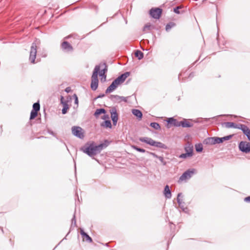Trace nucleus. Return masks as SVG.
Wrapping results in <instances>:
<instances>
[{
    "mask_svg": "<svg viewBox=\"0 0 250 250\" xmlns=\"http://www.w3.org/2000/svg\"><path fill=\"white\" fill-rule=\"evenodd\" d=\"M130 72H125L121 74L116 79H115L111 83V84L105 90V93L108 94L111 93L115 90L118 85L125 82V79L130 75Z\"/></svg>",
    "mask_w": 250,
    "mask_h": 250,
    "instance_id": "f257e3e1",
    "label": "nucleus"
},
{
    "mask_svg": "<svg viewBox=\"0 0 250 250\" xmlns=\"http://www.w3.org/2000/svg\"><path fill=\"white\" fill-rule=\"evenodd\" d=\"M80 150L91 157H93L96 155V152H95L93 142L89 145L88 144L85 145L84 146L82 147Z\"/></svg>",
    "mask_w": 250,
    "mask_h": 250,
    "instance_id": "f03ea898",
    "label": "nucleus"
},
{
    "mask_svg": "<svg viewBox=\"0 0 250 250\" xmlns=\"http://www.w3.org/2000/svg\"><path fill=\"white\" fill-rule=\"evenodd\" d=\"M238 147L242 152L249 153L250 152V142L241 141L238 145Z\"/></svg>",
    "mask_w": 250,
    "mask_h": 250,
    "instance_id": "7ed1b4c3",
    "label": "nucleus"
},
{
    "mask_svg": "<svg viewBox=\"0 0 250 250\" xmlns=\"http://www.w3.org/2000/svg\"><path fill=\"white\" fill-rule=\"evenodd\" d=\"M37 54V45L35 42L32 44L30 48L29 61L32 63H35V59Z\"/></svg>",
    "mask_w": 250,
    "mask_h": 250,
    "instance_id": "20e7f679",
    "label": "nucleus"
},
{
    "mask_svg": "<svg viewBox=\"0 0 250 250\" xmlns=\"http://www.w3.org/2000/svg\"><path fill=\"white\" fill-rule=\"evenodd\" d=\"M72 133L75 136L81 139H83L84 137L83 129L80 126H73L72 127Z\"/></svg>",
    "mask_w": 250,
    "mask_h": 250,
    "instance_id": "39448f33",
    "label": "nucleus"
},
{
    "mask_svg": "<svg viewBox=\"0 0 250 250\" xmlns=\"http://www.w3.org/2000/svg\"><path fill=\"white\" fill-rule=\"evenodd\" d=\"M195 169L194 168L188 169L180 177L179 180L183 181L190 179L195 173Z\"/></svg>",
    "mask_w": 250,
    "mask_h": 250,
    "instance_id": "423d86ee",
    "label": "nucleus"
},
{
    "mask_svg": "<svg viewBox=\"0 0 250 250\" xmlns=\"http://www.w3.org/2000/svg\"><path fill=\"white\" fill-rule=\"evenodd\" d=\"M165 121L167 122L166 126L167 128H170L172 126L176 127L179 126L180 122H179L177 119H174L173 117L168 118Z\"/></svg>",
    "mask_w": 250,
    "mask_h": 250,
    "instance_id": "0eeeda50",
    "label": "nucleus"
},
{
    "mask_svg": "<svg viewBox=\"0 0 250 250\" xmlns=\"http://www.w3.org/2000/svg\"><path fill=\"white\" fill-rule=\"evenodd\" d=\"M183 197L182 193H179L177 195V201L179 206V207L182 209V210L187 213L188 211V208L187 207H185V202L182 201V200L180 199V197Z\"/></svg>",
    "mask_w": 250,
    "mask_h": 250,
    "instance_id": "6e6552de",
    "label": "nucleus"
},
{
    "mask_svg": "<svg viewBox=\"0 0 250 250\" xmlns=\"http://www.w3.org/2000/svg\"><path fill=\"white\" fill-rule=\"evenodd\" d=\"M109 99L115 103H120L122 101L127 102V98L119 95H110L109 97Z\"/></svg>",
    "mask_w": 250,
    "mask_h": 250,
    "instance_id": "1a4fd4ad",
    "label": "nucleus"
},
{
    "mask_svg": "<svg viewBox=\"0 0 250 250\" xmlns=\"http://www.w3.org/2000/svg\"><path fill=\"white\" fill-rule=\"evenodd\" d=\"M61 48L66 52H71L73 51L72 46L67 41H63L61 43Z\"/></svg>",
    "mask_w": 250,
    "mask_h": 250,
    "instance_id": "9d476101",
    "label": "nucleus"
},
{
    "mask_svg": "<svg viewBox=\"0 0 250 250\" xmlns=\"http://www.w3.org/2000/svg\"><path fill=\"white\" fill-rule=\"evenodd\" d=\"M108 142L107 140H105L104 143H102L98 145H96L94 143V147L95 152L100 153L104 148H105L108 145Z\"/></svg>",
    "mask_w": 250,
    "mask_h": 250,
    "instance_id": "9b49d317",
    "label": "nucleus"
},
{
    "mask_svg": "<svg viewBox=\"0 0 250 250\" xmlns=\"http://www.w3.org/2000/svg\"><path fill=\"white\" fill-rule=\"evenodd\" d=\"M139 140L151 146H156V142L148 137H140Z\"/></svg>",
    "mask_w": 250,
    "mask_h": 250,
    "instance_id": "f8f14e48",
    "label": "nucleus"
},
{
    "mask_svg": "<svg viewBox=\"0 0 250 250\" xmlns=\"http://www.w3.org/2000/svg\"><path fill=\"white\" fill-rule=\"evenodd\" d=\"M243 124H235L233 122H224L222 124V125L223 127H225L227 128H238L240 129V127L241 125H243Z\"/></svg>",
    "mask_w": 250,
    "mask_h": 250,
    "instance_id": "ddd939ff",
    "label": "nucleus"
},
{
    "mask_svg": "<svg viewBox=\"0 0 250 250\" xmlns=\"http://www.w3.org/2000/svg\"><path fill=\"white\" fill-rule=\"evenodd\" d=\"M240 126V129L241 130L243 134L247 136L248 140L250 142V129L248 126L244 124Z\"/></svg>",
    "mask_w": 250,
    "mask_h": 250,
    "instance_id": "4468645a",
    "label": "nucleus"
},
{
    "mask_svg": "<svg viewBox=\"0 0 250 250\" xmlns=\"http://www.w3.org/2000/svg\"><path fill=\"white\" fill-rule=\"evenodd\" d=\"M233 135H229L228 136H224L223 137H215V139L214 141H215V143L216 144H221L224 142V141H228L232 138Z\"/></svg>",
    "mask_w": 250,
    "mask_h": 250,
    "instance_id": "2eb2a0df",
    "label": "nucleus"
},
{
    "mask_svg": "<svg viewBox=\"0 0 250 250\" xmlns=\"http://www.w3.org/2000/svg\"><path fill=\"white\" fill-rule=\"evenodd\" d=\"M100 69V65H96L91 77V81H99L98 75Z\"/></svg>",
    "mask_w": 250,
    "mask_h": 250,
    "instance_id": "dca6fc26",
    "label": "nucleus"
},
{
    "mask_svg": "<svg viewBox=\"0 0 250 250\" xmlns=\"http://www.w3.org/2000/svg\"><path fill=\"white\" fill-rule=\"evenodd\" d=\"M61 102L63 105V108L62 111V114H65L67 112V110L69 109V105L67 104V102L64 101L63 97L62 96L61 99Z\"/></svg>",
    "mask_w": 250,
    "mask_h": 250,
    "instance_id": "f3484780",
    "label": "nucleus"
},
{
    "mask_svg": "<svg viewBox=\"0 0 250 250\" xmlns=\"http://www.w3.org/2000/svg\"><path fill=\"white\" fill-rule=\"evenodd\" d=\"M181 126L182 127H190L193 126V124L190 123L188 120L184 119L182 121L179 122V126Z\"/></svg>",
    "mask_w": 250,
    "mask_h": 250,
    "instance_id": "a211bd4d",
    "label": "nucleus"
},
{
    "mask_svg": "<svg viewBox=\"0 0 250 250\" xmlns=\"http://www.w3.org/2000/svg\"><path fill=\"white\" fill-rule=\"evenodd\" d=\"M155 29V25L150 22L147 23L144 27L143 31L145 32H152Z\"/></svg>",
    "mask_w": 250,
    "mask_h": 250,
    "instance_id": "6ab92c4d",
    "label": "nucleus"
},
{
    "mask_svg": "<svg viewBox=\"0 0 250 250\" xmlns=\"http://www.w3.org/2000/svg\"><path fill=\"white\" fill-rule=\"evenodd\" d=\"M164 194L167 199H170L171 197V193L168 185H166L164 188Z\"/></svg>",
    "mask_w": 250,
    "mask_h": 250,
    "instance_id": "aec40b11",
    "label": "nucleus"
},
{
    "mask_svg": "<svg viewBox=\"0 0 250 250\" xmlns=\"http://www.w3.org/2000/svg\"><path fill=\"white\" fill-rule=\"evenodd\" d=\"M215 139V137H208L203 141V144L206 145H215L216 144L215 141H214Z\"/></svg>",
    "mask_w": 250,
    "mask_h": 250,
    "instance_id": "412c9836",
    "label": "nucleus"
},
{
    "mask_svg": "<svg viewBox=\"0 0 250 250\" xmlns=\"http://www.w3.org/2000/svg\"><path fill=\"white\" fill-rule=\"evenodd\" d=\"M80 233L83 237L85 238L86 241L88 242H92V239L87 234V233L85 232L83 229H81Z\"/></svg>",
    "mask_w": 250,
    "mask_h": 250,
    "instance_id": "4be33fe9",
    "label": "nucleus"
},
{
    "mask_svg": "<svg viewBox=\"0 0 250 250\" xmlns=\"http://www.w3.org/2000/svg\"><path fill=\"white\" fill-rule=\"evenodd\" d=\"M106 113V110L105 109L101 108L97 109L94 114V116L96 118L99 117V115L102 114H105Z\"/></svg>",
    "mask_w": 250,
    "mask_h": 250,
    "instance_id": "5701e85b",
    "label": "nucleus"
},
{
    "mask_svg": "<svg viewBox=\"0 0 250 250\" xmlns=\"http://www.w3.org/2000/svg\"><path fill=\"white\" fill-rule=\"evenodd\" d=\"M110 113L112 120L118 119V113L115 108H113L111 110H110Z\"/></svg>",
    "mask_w": 250,
    "mask_h": 250,
    "instance_id": "b1692460",
    "label": "nucleus"
},
{
    "mask_svg": "<svg viewBox=\"0 0 250 250\" xmlns=\"http://www.w3.org/2000/svg\"><path fill=\"white\" fill-rule=\"evenodd\" d=\"M101 126L105 128H110L112 127L111 121L109 120H105L101 124Z\"/></svg>",
    "mask_w": 250,
    "mask_h": 250,
    "instance_id": "393cba45",
    "label": "nucleus"
},
{
    "mask_svg": "<svg viewBox=\"0 0 250 250\" xmlns=\"http://www.w3.org/2000/svg\"><path fill=\"white\" fill-rule=\"evenodd\" d=\"M132 114L135 115L136 117H138L139 119H141L143 116V114L142 112L137 109H133L132 110Z\"/></svg>",
    "mask_w": 250,
    "mask_h": 250,
    "instance_id": "a878e982",
    "label": "nucleus"
},
{
    "mask_svg": "<svg viewBox=\"0 0 250 250\" xmlns=\"http://www.w3.org/2000/svg\"><path fill=\"white\" fill-rule=\"evenodd\" d=\"M189 149V152L188 153H182L179 156V158L185 159L188 157L192 156L193 155V149Z\"/></svg>",
    "mask_w": 250,
    "mask_h": 250,
    "instance_id": "bb28decb",
    "label": "nucleus"
},
{
    "mask_svg": "<svg viewBox=\"0 0 250 250\" xmlns=\"http://www.w3.org/2000/svg\"><path fill=\"white\" fill-rule=\"evenodd\" d=\"M183 8V6L182 5L176 6L173 8V12L177 14H183L185 12V11L184 10H182L181 11H180V9H181Z\"/></svg>",
    "mask_w": 250,
    "mask_h": 250,
    "instance_id": "cd10ccee",
    "label": "nucleus"
},
{
    "mask_svg": "<svg viewBox=\"0 0 250 250\" xmlns=\"http://www.w3.org/2000/svg\"><path fill=\"white\" fill-rule=\"evenodd\" d=\"M99 81H91L90 87L92 90L95 91L98 86Z\"/></svg>",
    "mask_w": 250,
    "mask_h": 250,
    "instance_id": "c85d7f7f",
    "label": "nucleus"
},
{
    "mask_svg": "<svg viewBox=\"0 0 250 250\" xmlns=\"http://www.w3.org/2000/svg\"><path fill=\"white\" fill-rule=\"evenodd\" d=\"M135 56L138 59V60H140L142 59L144 57L143 53L139 50H137L135 51L134 53Z\"/></svg>",
    "mask_w": 250,
    "mask_h": 250,
    "instance_id": "c756f323",
    "label": "nucleus"
},
{
    "mask_svg": "<svg viewBox=\"0 0 250 250\" xmlns=\"http://www.w3.org/2000/svg\"><path fill=\"white\" fill-rule=\"evenodd\" d=\"M99 65L100 66V68L104 67V68L101 70H100L99 72H101L103 74H104V73L105 74V73L107 71V66L106 63H101Z\"/></svg>",
    "mask_w": 250,
    "mask_h": 250,
    "instance_id": "7c9ffc66",
    "label": "nucleus"
},
{
    "mask_svg": "<svg viewBox=\"0 0 250 250\" xmlns=\"http://www.w3.org/2000/svg\"><path fill=\"white\" fill-rule=\"evenodd\" d=\"M176 25V24L173 22H169L168 23L166 26V30L167 32H169L171 29L174 27Z\"/></svg>",
    "mask_w": 250,
    "mask_h": 250,
    "instance_id": "2f4dec72",
    "label": "nucleus"
},
{
    "mask_svg": "<svg viewBox=\"0 0 250 250\" xmlns=\"http://www.w3.org/2000/svg\"><path fill=\"white\" fill-rule=\"evenodd\" d=\"M149 14L153 18L156 19V7L151 8L149 11Z\"/></svg>",
    "mask_w": 250,
    "mask_h": 250,
    "instance_id": "473e14b6",
    "label": "nucleus"
},
{
    "mask_svg": "<svg viewBox=\"0 0 250 250\" xmlns=\"http://www.w3.org/2000/svg\"><path fill=\"white\" fill-rule=\"evenodd\" d=\"M195 150L197 152H201L203 150L202 144L200 143L195 145Z\"/></svg>",
    "mask_w": 250,
    "mask_h": 250,
    "instance_id": "72a5a7b5",
    "label": "nucleus"
},
{
    "mask_svg": "<svg viewBox=\"0 0 250 250\" xmlns=\"http://www.w3.org/2000/svg\"><path fill=\"white\" fill-rule=\"evenodd\" d=\"M40 109V104L39 102H36L33 104L32 110L39 111Z\"/></svg>",
    "mask_w": 250,
    "mask_h": 250,
    "instance_id": "f704fd0d",
    "label": "nucleus"
},
{
    "mask_svg": "<svg viewBox=\"0 0 250 250\" xmlns=\"http://www.w3.org/2000/svg\"><path fill=\"white\" fill-rule=\"evenodd\" d=\"M38 111L31 110L30 113V120L34 119L38 115Z\"/></svg>",
    "mask_w": 250,
    "mask_h": 250,
    "instance_id": "c9c22d12",
    "label": "nucleus"
},
{
    "mask_svg": "<svg viewBox=\"0 0 250 250\" xmlns=\"http://www.w3.org/2000/svg\"><path fill=\"white\" fill-rule=\"evenodd\" d=\"M132 147L135 149L136 150L139 151V152H142V153H144L146 151L145 149H143V148H140L139 147H138V146H132Z\"/></svg>",
    "mask_w": 250,
    "mask_h": 250,
    "instance_id": "e433bc0d",
    "label": "nucleus"
},
{
    "mask_svg": "<svg viewBox=\"0 0 250 250\" xmlns=\"http://www.w3.org/2000/svg\"><path fill=\"white\" fill-rule=\"evenodd\" d=\"M163 10L160 7H157V20H159L162 14Z\"/></svg>",
    "mask_w": 250,
    "mask_h": 250,
    "instance_id": "4c0bfd02",
    "label": "nucleus"
},
{
    "mask_svg": "<svg viewBox=\"0 0 250 250\" xmlns=\"http://www.w3.org/2000/svg\"><path fill=\"white\" fill-rule=\"evenodd\" d=\"M157 147L161 148L163 149H167V146L164 144L157 142Z\"/></svg>",
    "mask_w": 250,
    "mask_h": 250,
    "instance_id": "58836bf2",
    "label": "nucleus"
},
{
    "mask_svg": "<svg viewBox=\"0 0 250 250\" xmlns=\"http://www.w3.org/2000/svg\"><path fill=\"white\" fill-rule=\"evenodd\" d=\"M71 221H72L71 226L76 227V220L75 214L73 215V217Z\"/></svg>",
    "mask_w": 250,
    "mask_h": 250,
    "instance_id": "ea45409f",
    "label": "nucleus"
},
{
    "mask_svg": "<svg viewBox=\"0 0 250 250\" xmlns=\"http://www.w3.org/2000/svg\"><path fill=\"white\" fill-rule=\"evenodd\" d=\"M169 227L171 231H174L175 229V225L172 222H169Z\"/></svg>",
    "mask_w": 250,
    "mask_h": 250,
    "instance_id": "a19ab883",
    "label": "nucleus"
},
{
    "mask_svg": "<svg viewBox=\"0 0 250 250\" xmlns=\"http://www.w3.org/2000/svg\"><path fill=\"white\" fill-rule=\"evenodd\" d=\"M98 74L99 75V76H100V77H102V78H101V81H102V80H103V78L104 79V81H105V79H106V75H105V73L103 74V73H101V72H98Z\"/></svg>",
    "mask_w": 250,
    "mask_h": 250,
    "instance_id": "79ce46f5",
    "label": "nucleus"
},
{
    "mask_svg": "<svg viewBox=\"0 0 250 250\" xmlns=\"http://www.w3.org/2000/svg\"><path fill=\"white\" fill-rule=\"evenodd\" d=\"M157 158L159 159V160L161 161V162L163 164V165H165L166 164V162L164 161V159L161 156H157Z\"/></svg>",
    "mask_w": 250,
    "mask_h": 250,
    "instance_id": "37998d69",
    "label": "nucleus"
},
{
    "mask_svg": "<svg viewBox=\"0 0 250 250\" xmlns=\"http://www.w3.org/2000/svg\"><path fill=\"white\" fill-rule=\"evenodd\" d=\"M47 132H48V133H49L50 134L52 135L54 137H56V134L52 130L48 129H47Z\"/></svg>",
    "mask_w": 250,
    "mask_h": 250,
    "instance_id": "c03bdc74",
    "label": "nucleus"
},
{
    "mask_svg": "<svg viewBox=\"0 0 250 250\" xmlns=\"http://www.w3.org/2000/svg\"><path fill=\"white\" fill-rule=\"evenodd\" d=\"M150 125L155 129H156V122L151 123Z\"/></svg>",
    "mask_w": 250,
    "mask_h": 250,
    "instance_id": "a18cd8bd",
    "label": "nucleus"
},
{
    "mask_svg": "<svg viewBox=\"0 0 250 250\" xmlns=\"http://www.w3.org/2000/svg\"><path fill=\"white\" fill-rule=\"evenodd\" d=\"M71 91V89L70 87H66L65 89V91L66 92V93H69Z\"/></svg>",
    "mask_w": 250,
    "mask_h": 250,
    "instance_id": "49530a36",
    "label": "nucleus"
},
{
    "mask_svg": "<svg viewBox=\"0 0 250 250\" xmlns=\"http://www.w3.org/2000/svg\"><path fill=\"white\" fill-rule=\"evenodd\" d=\"M244 201L247 202H250V196L246 197Z\"/></svg>",
    "mask_w": 250,
    "mask_h": 250,
    "instance_id": "de8ad7c7",
    "label": "nucleus"
},
{
    "mask_svg": "<svg viewBox=\"0 0 250 250\" xmlns=\"http://www.w3.org/2000/svg\"><path fill=\"white\" fill-rule=\"evenodd\" d=\"M75 96V104H78V99L76 94H74Z\"/></svg>",
    "mask_w": 250,
    "mask_h": 250,
    "instance_id": "09e8293b",
    "label": "nucleus"
},
{
    "mask_svg": "<svg viewBox=\"0 0 250 250\" xmlns=\"http://www.w3.org/2000/svg\"><path fill=\"white\" fill-rule=\"evenodd\" d=\"M108 118H109V116H108V115H105V114H104V115L103 116V117H102V119H103V120H106V119H108Z\"/></svg>",
    "mask_w": 250,
    "mask_h": 250,
    "instance_id": "8fccbe9b",
    "label": "nucleus"
},
{
    "mask_svg": "<svg viewBox=\"0 0 250 250\" xmlns=\"http://www.w3.org/2000/svg\"><path fill=\"white\" fill-rule=\"evenodd\" d=\"M105 96V95L104 94H100L98 95L97 97V98H101Z\"/></svg>",
    "mask_w": 250,
    "mask_h": 250,
    "instance_id": "3c124183",
    "label": "nucleus"
},
{
    "mask_svg": "<svg viewBox=\"0 0 250 250\" xmlns=\"http://www.w3.org/2000/svg\"><path fill=\"white\" fill-rule=\"evenodd\" d=\"M74 35H68L67 36H66L64 39H68L72 37H73Z\"/></svg>",
    "mask_w": 250,
    "mask_h": 250,
    "instance_id": "603ef678",
    "label": "nucleus"
},
{
    "mask_svg": "<svg viewBox=\"0 0 250 250\" xmlns=\"http://www.w3.org/2000/svg\"><path fill=\"white\" fill-rule=\"evenodd\" d=\"M194 73L192 72L189 74V75L188 76V78H192L194 77Z\"/></svg>",
    "mask_w": 250,
    "mask_h": 250,
    "instance_id": "864d4df0",
    "label": "nucleus"
},
{
    "mask_svg": "<svg viewBox=\"0 0 250 250\" xmlns=\"http://www.w3.org/2000/svg\"><path fill=\"white\" fill-rule=\"evenodd\" d=\"M118 120H112L113 125H117Z\"/></svg>",
    "mask_w": 250,
    "mask_h": 250,
    "instance_id": "5fc2aeb1",
    "label": "nucleus"
},
{
    "mask_svg": "<svg viewBox=\"0 0 250 250\" xmlns=\"http://www.w3.org/2000/svg\"><path fill=\"white\" fill-rule=\"evenodd\" d=\"M192 149V148L191 147H186L185 148V150L186 151V153H188V152H189V149Z\"/></svg>",
    "mask_w": 250,
    "mask_h": 250,
    "instance_id": "6e6d98bb",
    "label": "nucleus"
},
{
    "mask_svg": "<svg viewBox=\"0 0 250 250\" xmlns=\"http://www.w3.org/2000/svg\"><path fill=\"white\" fill-rule=\"evenodd\" d=\"M160 129H161V126L158 123H157V130H159Z\"/></svg>",
    "mask_w": 250,
    "mask_h": 250,
    "instance_id": "4d7b16f0",
    "label": "nucleus"
},
{
    "mask_svg": "<svg viewBox=\"0 0 250 250\" xmlns=\"http://www.w3.org/2000/svg\"><path fill=\"white\" fill-rule=\"evenodd\" d=\"M182 76V74H180L178 76V79H180V77Z\"/></svg>",
    "mask_w": 250,
    "mask_h": 250,
    "instance_id": "13d9d810",
    "label": "nucleus"
},
{
    "mask_svg": "<svg viewBox=\"0 0 250 250\" xmlns=\"http://www.w3.org/2000/svg\"><path fill=\"white\" fill-rule=\"evenodd\" d=\"M105 245L108 246V243H106Z\"/></svg>",
    "mask_w": 250,
    "mask_h": 250,
    "instance_id": "bf43d9fd",
    "label": "nucleus"
},
{
    "mask_svg": "<svg viewBox=\"0 0 250 250\" xmlns=\"http://www.w3.org/2000/svg\"><path fill=\"white\" fill-rule=\"evenodd\" d=\"M63 144L66 146L65 143L63 142Z\"/></svg>",
    "mask_w": 250,
    "mask_h": 250,
    "instance_id": "052dcab7",
    "label": "nucleus"
},
{
    "mask_svg": "<svg viewBox=\"0 0 250 250\" xmlns=\"http://www.w3.org/2000/svg\"><path fill=\"white\" fill-rule=\"evenodd\" d=\"M1 231H2V232H3V230L2 229H1Z\"/></svg>",
    "mask_w": 250,
    "mask_h": 250,
    "instance_id": "680f3d73",
    "label": "nucleus"
},
{
    "mask_svg": "<svg viewBox=\"0 0 250 250\" xmlns=\"http://www.w3.org/2000/svg\"><path fill=\"white\" fill-rule=\"evenodd\" d=\"M73 35H75V36H77V35H74V34H73ZM74 36H73V37H74Z\"/></svg>",
    "mask_w": 250,
    "mask_h": 250,
    "instance_id": "e2e57ef3",
    "label": "nucleus"
}]
</instances>
